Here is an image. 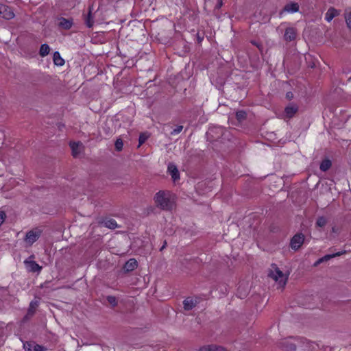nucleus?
I'll list each match as a JSON object with an SVG mask.
<instances>
[{
  "label": "nucleus",
  "instance_id": "nucleus-1",
  "mask_svg": "<svg viewBox=\"0 0 351 351\" xmlns=\"http://www.w3.org/2000/svg\"><path fill=\"white\" fill-rule=\"evenodd\" d=\"M156 206L164 210H171L175 207V195L169 191H160L154 196Z\"/></svg>",
  "mask_w": 351,
  "mask_h": 351
},
{
  "label": "nucleus",
  "instance_id": "nucleus-2",
  "mask_svg": "<svg viewBox=\"0 0 351 351\" xmlns=\"http://www.w3.org/2000/svg\"><path fill=\"white\" fill-rule=\"evenodd\" d=\"M269 276L278 284V288H283L288 279L287 276L284 274L276 266L272 267V269L269 271Z\"/></svg>",
  "mask_w": 351,
  "mask_h": 351
},
{
  "label": "nucleus",
  "instance_id": "nucleus-3",
  "mask_svg": "<svg viewBox=\"0 0 351 351\" xmlns=\"http://www.w3.org/2000/svg\"><path fill=\"white\" fill-rule=\"evenodd\" d=\"M304 342L301 339L289 338L280 342V347L285 351H293L298 346H300V344L304 345Z\"/></svg>",
  "mask_w": 351,
  "mask_h": 351
},
{
  "label": "nucleus",
  "instance_id": "nucleus-4",
  "mask_svg": "<svg viewBox=\"0 0 351 351\" xmlns=\"http://www.w3.org/2000/svg\"><path fill=\"white\" fill-rule=\"evenodd\" d=\"M41 234L42 230L40 228L32 229L26 233L24 241L28 245H32L39 239Z\"/></svg>",
  "mask_w": 351,
  "mask_h": 351
},
{
  "label": "nucleus",
  "instance_id": "nucleus-5",
  "mask_svg": "<svg viewBox=\"0 0 351 351\" xmlns=\"http://www.w3.org/2000/svg\"><path fill=\"white\" fill-rule=\"evenodd\" d=\"M34 257V256H30L28 259L24 261V264L28 271L40 272L42 269V267L32 260Z\"/></svg>",
  "mask_w": 351,
  "mask_h": 351
},
{
  "label": "nucleus",
  "instance_id": "nucleus-6",
  "mask_svg": "<svg viewBox=\"0 0 351 351\" xmlns=\"http://www.w3.org/2000/svg\"><path fill=\"white\" fill-rule=\"evenodd\" d=\"M304 241V237L302 234H295L291 240V247L292 249L297 250L302 245Z\"/></svg>",
  "mask_w": 351,
  "mask_h": 351
},
{
  "label": "nucleus",
  "instance_id": "nucleus-7",
  "mask_svg": "<svg viewBox=\"0 0 351 351\" xmlns=\"http://www.w3.org/2000/svg\"><path fill=\"white\" fill-rule=\"evenodd\" d=\"M70 147L72 150L73 157H79L84 149V145L80 142H71Z\"/></svg>",
  "mask_w": 351,
  "mask_h": 351
},
{
  "label": "nucleus",
  "instance_id": "nucleus-8",
  "mask_svg": "<svg viewBox=\"0 0 351 351\" xmlns=\"http://www.w3.org/2000/svg\"><path fill=\"white\" fill-rule=\"evenodd\" d=\"M326 348L320 347L319 344L314 342L305 341L304 342V350L305 351H326Z\"/></svg>",
  "mask_w": 351,
  "mask_h": 351
},
{
  "label": "nucleus",
  "instance_id": "nucleus-9",
  "mask_svg": "<svg viewBox=\"0 0 351 351\" xmlns=\"http://www.w3.org/2000/svg\"><path fill=\"white\" fill-rule=\"evenodd\" d=\"M297 37V30L293 27H289L286 28L284 34V39L287 42H291L294 40Z\"/></svg>",
  "mask_w": 351,
  "mask_h": 351
},
{
  "label": "nucleus",
  "instance_id": "nucleus-10",
  "mask_svg": "<svg viewBox=\"0 0 351 351\" xmlns=\"http://www.w3.org/2000/svg\"><path fill=\"white\" fill-rule=\"evenodd\" d=\"M0 16L5 19H11L14 16V14L8 7L4 5H1Z\"/></svg>",
  "mask_w": 351,
  "mask_h": 351
},
{
  "label": "nucleus",
  "instance_id": "nucleus-11",
  "mask_svg": "<svg viewBox=\"0 0 351 351\" xmlns=\"http://www.w3.org/2000/svg\"><path fill=\"white\" fill-rule=\"evenodd\" d=\"M299 10V5L297 3H290L287 4L283 10H282L280 12V15L281 16L284 12L289 13H294L297 12Z\"/></svg>",
  "mask_w": 351,
  "mask_h": 351
},
{
  "label": "nucleus",
  "instance_id": "nucleus-12",
  "mask_svg": "<svg viewBox=\"0 0 351 351\" xmlns=\"http://www.w3.org/2000/svg\"><path fill=\"white\" fill-rule=\"evenodd\" d=\"M167 171L174 182L180 179V173L178 169L174 164L169 163L168 165Z\"/></svg>",
  "mask_w": 351,
  "mask_h": 351
},
{
  "label": "nucleus",
  "instance_id": "nucleus-13",
  "mask_svg": "<svg viewBox=\"0 0 351 351\" xmlns=\"http://www.w3.org/2000/svg\"><path fill=\"white\" fill-rule=\"evenodd\" d=\"M197 298L189 297L183 301L184 308L186 311L191 310L197 304Z\"/></svg>",
  "mask_w": 351,
  "mask_h": 351
},
{
  "label": "nucleus",
  "instance_id": "nucleus-14",
  "mask_svg": "<svg viewBox=\"0 0 351 351\" xmlns=\"http://www.w3.org/2000/svg\"><path fill=\"white\" fill-rule=\"evenodd\" d=\"M99 224L109 229H115L118 226L117 221L112 218H106L99 221Z\"/></svg>",
  "mask_w": 351,
  "mask_h": 351
},
{
  "label": "nucleus",
  "instance_id": "nucleus-15",
  "mask_svg": "<svg viewBox=\"0 0 351 351\" xmlns=\"http://www.w3.org/2000/svg\"><path fill=\"white\" fill-rule=\"evenodd\" d=\"M59 23L58 26L59 27L63 29H69L71 28L73 25V20L65 19L64 17H60L58 19Z\"/></svg>",
  "mask_w": 351,
  "mask_h": 351
},
{
  "label": "nucleus",
  "instance_id": "nucleus-16",
  "mask_svg": "<svg viewBox=\"0 0 351 351\" xmlns=\"http://www.w3.org/2000/svg\"><path fill=\"white\" fill-rule=\"evenodd\" d=\"M298 106L294 104H290L285 108V114L287 118H291L298 112Z\"/></svg>",
  "mask_w": 351,
  "mask_h": 351
},
{
  "label": "nucleus",
  "instance_id": "nucleus-17",
  "mask_svg": "<svg viewBox=\"0 0 351 351\" xmlns=\"http://www.w3.org/2000/svg\"><path fill=\"white\" fill-rule=\"evenodd\" d=\"M137 265L138 263L136 260L134 258H130L125 263L124 269L126 271H132L136 268Z\"/></svg>",
  "mask_w": 351,
  "mask_h": 351
},
{
  "label": "nucleus",
  "instance_id": "nucleus-18",
  "mask_svg": "<svg viewBox=\"0 0 351 351\" xmlns=\"http://www.w3.org/2000/svg\"><path fill=\"white\" fill-rule=\"evenodd\" d=\"M345 253H346V252L344 251V252H339L333 254L325 255L324 256L322 257L317 261V263H315V265H317V264H319L321 263H323L324 261H327L330 260V258H334L335 256H341Z\"/></svg>",
  "mask_w": 351,
  "mask_h": 351
},
{
  "label": "nucleus",
  "instance_id": "nucleus-19",
  "mask_svg": "<svg viewBox=\"0 0 351 351\" xmlns=\"http://www.w3.org/2000/svg\"><path fill=\"white\" fill-rule=\"evenodd\" d=\"M337 15V11L333 8H330L326 13L325 19L328 22H330Z\"/></svg>",
  "mask_w": 351,
  "mask_h": 351
},
{
  "label": "nucleus",
  "instance_id": "nucleus-20",
  "mask_svg": "<svg viewBox=\"0 0 351 351\" xmlns=\"http://www.w3.org/2000/svg\"><path fill=\"white\" fill-rule=\"evenodd\" d=\"M25 351H43V348L35 343H27L24 346Z\"/></svg>",
  "mask_w": 351,
  "mask_h": 351
},
{
  "label": "nucleus",
  "instance_id": "nucleus-21",
  "mask_svg": "<svg viewBox=\"0 0 351 351\" xmlns=\"http://www.w3.org/2000/svg\"><path fill=\"white\" fill-rule=\"evenodd\" d=\"M92 8H89V11L87 16L85 18V23L88 27H92L94 25V19L92 15Z\"/></svg>",
  "mask_w": 351,
  "mask_h": 351
},
{
  "label": "nucleus",
  "instance_id": "nucleus-22",
  "mask_svg": "<svg viewBox=\"0 0 351 351\" xmlns=\"http://www.w3.org/2000/svg\"><path fill=\"white\" fill-rule=\"evenodd\" d=\"M50 51V47L47 44H43L40 46V51H39V55L41 57H45L49 53Z\"/></svg>",
  "mask_w": 351,
  "mask_h": 351
},
{
  "label": "nucleus",
  "instance_id": "nucleus-23",
  "mask_svg": "<svg viewBox=\"0 0 351 351\" xmlns=\"http://www.w3.org/2000/svg\"><path fill=\"white\" fill-rule=\"evenodd\" d=\"M53 62L56 65L62 66L64 64V60L62 59L58 52H55L53 54Z\"/></svg>",
  "mask_w": 351,
  "mask_h": 351
},
{
  "label": "nucleus",
  "instance_id": "nucleus-24",
  "mask_svg": "<svg viewBox=\"0 0 351 351\" xmlns=\"http://www.w3.org/2000/svg\"><path fill=\"white\" fill-rule=\"evenodd\" d=\"M331 165V161L328 159H326L321 162L319 168L322 171H326L330 169Z\"/></svg>",
  "mask_w": 351,
  "mask_h": 351
},
{
  "label": "nucleus",
  "instance_id": "nucleus-25",
  "mask_svg": "<svg viewBox=\"0 0 351 351\" xmlns=\"http://www.w3.org/2000/svg\"><path fill=\"white\" fill-rule=\"evenodd\" d=\"M328 223V219L326 217L321 216L317 219L315 225L317 227H324Z\"/></svg>",
  "mask_w": 351,
  "mask_h": 351
},
{
  "label": "nucleus",
  "instance_id": "nucleus-26",
  "mask_svg": "<svg viewBox=\"0 0 351 351\" xmlns=\"http://www.w3.org/2000/svg\"><path fill=\"white\" fill-rule=\"evenodd\" d=\"M38 306V302L37 300H33L30 302L29 308L28 309V314L29 315H33L34 313V311L36 308Z\"/></svg>",
  "mask_w": 351,
  "mask_h": 351
},
{
  "label": "nucleus",
  "instance_id": "nucleus-27",
  "mask_svg": "<svg viewBox=\"0 0 351 351\" xmlns=\"http://www.w3.org/2000/svg\"><path fill=\"white\" fill-rule=\"evenodd\" d=\"M205 351H228L223 347L216 346L214 345L208 346L207 348H204Z\"/></svg>",
  "mask_w": 351,
  "mask_h": 351
},
{
  "label": "nucleus",
  "instance_id": "nucleus-28",
  "mask_svg": "<svg viewBox=\"0 0 351 351\" xmlns=\"http://www.w3.org/2000/svg\"><path fill=\"white\" fill-rule=\"evenodd\" d=\"M236 117L239 122L243 121L246 118V112L243 110L237 112Z\"/></svg>",
  "mask_w": 351,
  "mask_h": 351
},
{
  "label": "nucleus",
  "instance_id": "nucleus-29",
  "mask_svg": "<svg viewBox=\"0 0 351 351\" xmlns=\"http://www.w3.org/2000/svg\"><path fill=\"white\" fill-rule=\"evenodd\" d=\"M106 300L112 307H115L118 304L117 298L114 296L108 295L107 296Z\"/></svg>",
  "mask_w": 351,
  "mask_h": 351
},
{
  "label": "nucleus",
  "instance_id": "nucleus-30",
  "mask_svg": "<svg viewBox=\"0 0 351 351\" xmlns=\"http://www.w3.org/2000/svg\"><path fill=\"white\" fill-rule=\"evenodd\" d=\"M123 143L121 138H118L115 142V148L117 151H121L123 149Z\"/></svg>",
  "mask_w": 351,
  "mask_h": 351
},
{
  "label": "nucleus",
  "instance_id": "nucleus-31",
  "mask_svg": "<svg viewBox=\"0 0 351 351\" xmlns=\"http://www.w3.org/2000/svg\"><path fill=\"white\" fill-rule=\"evenodd\" d=\"M345 19L348 28L351 30V12L346 14Z\"/></svg>",
  "mask_w": 351,
  "mask_h": 351
},
{
  "label": "nucleus",
  "instance_id": "nucleus-32",
  "mask_svg": "<svg viewBox=\"0 0 351 351\" xmlns=\"http://www.w3.org/2000/svg\"><path fill=\"white\" fill-rule=\"evenodd\" d=\"M182 129H183V126L182 125H178V126H176V128L175 129H173L171 132V135H176V134L180 133L182 132Z\"/></svg>",
  "mask_w": 351,
  "mask_h": 351
},
{
  "label": "nucleus",
  "instance_id": "nucleus-33",
  "mask_svg": "<svg viewBox=\"0 0 351 351\" xmlns=\"http://www.w3.org/2000/svg\"><path fill=\"white\" fill-rule=\"evenodd\" d=\"M147 138H148V136L146 134H141L139 136V139H138L139 145L138 146H141L142 144H143L146 141Z\"/></svg>",
  "mask_w": 351,
  "mask_h": 351
},
{
  "label": "nucleus",
  "instance_id": "nucleus-34",
  "mask_svg": "<svg viewBox=\"0 0 351 351\" xmlns=\"http://www.w3.org/2000/svg\"><path fill=\"white\" fill-rule=\"evenodd\" d=\"M5 219V213L3 211H0V226L3 223Z\"/></svg>",
  "mask_w": 351,
  "mask_h": 351
},
{
  "label": "nucleus",
  "instance_id": "nucleus-35",
  "mask_svg": "<svg viewBox=\"0 0 351 351\" xmlns=\"http://www.w3.org/2000/svg\"><path fill=\"white\" fill-rule=\"evenodd\" d=\"M223 5V2H222V0H218V2L215 6L216 8L219 9Z\"/></svg>",
  "mask_w": 351,
  "mask_h": 351
},
{
  "label": "nucleus",
  "instance_id": "nucleus-36",
  "mask_svg": "<svg viewBox=\"0 0 351 351\" xmlns=\"http://www.w3.org/2000/svg\"><path fill=\"white\" fill-rule=\"evenodd\" d=\"M332 231L333 232H337V229L335 227H332Z\"/></svg>",
  "mask_w": 351,
  "mask_h": 351
},
{
  "label": "nucleus",
  "instance_id": "nucleus-37",
  "mask_svg": "<svg viewBox=\"0 0 351 351\" xmlns=\"http://www.w3.org/2000/svg\"><path fill=\"white\" fill-rule=\"evenodd\" d=\"M287 97L288 98H291V97H292V95H291V93H288L287 94Z\"/></svg>",
  "mask_w": 351,
  "mask_h": 351
}]
</instances>
